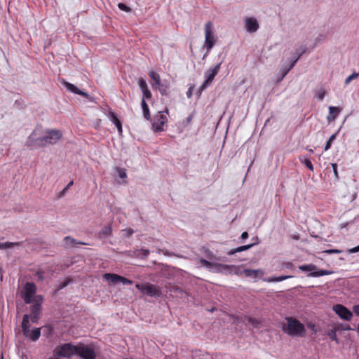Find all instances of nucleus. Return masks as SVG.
Instances as JSON below:
<instances>
[{"label": "nucleus", "mask_w": 359, "mask_h": 359, "mask_svg": "<svg viewBox=\"0 0 359 359\" xmlns=\"http://www.w3.org/2000/svg\"><path fill=\"white\" fill-rule=\"evenodd\" d=\"M62 137V133L57 129L46 130L43 135L41 130L36 129L27 137L26 146L31 149L45 147L56 144Z\"/></svg>", "instance_id": "obj_1"}, {"label": "nucleus", "mask_w": 359, "mask_h": 359, "mask_svg": "<svg viewBox=\"0 0 359 359\" xmlns=\"http://www.w3.org/2000/svg\"><path fill=\"white\" fill-rule=\"evenodd\" d=\"M287 325H284L283 330L285 332L293 337H303L306 333L304 325L296 318H286Z\"/></svg>", "instance_id": "obj_2"}, {"label": "nucleus", "mask_w": 359, "mask_h": 359, "mask_svg": "<svg viewBox=\"0 0 359 359\" xmlns=\"http://www.w3.org/2000/svg\"><path fill=\"white\" fill-rule=\"evenodd\" d=\"M76 353V345L72 343H65L57 346L53 350V356L59 358L71 359Z\"/></svg>", "instance_id": "obj_3"}, {"label": "nucleus", "mask_w": 359, "mask_h": 359, "mask_svg": "<svg viewBox=\"0 0 359 359\" xmlns=\"http://www.w3.org/2000/svg\"><path fill=\"white\" fill-rule=\"evenodd\" d=\"M76 355L81 359H95L97 355L92 346L79 343L76 345Z\"/></svg>", "instance_id": "obj_4"}, {"label": "nucleus", "mask_w": 359, "mask_h": 359, "mask_svg": "<svg viewBox=\"0 0 359 359\" xmlns=\"http://www.w3.org/2000/svg\"><path fill=\"white\" fill-rule=\"evenodd\" d=\"M215 41L216 39L214 34L213 25L212 23L209 21L205 25V45L208 52L212 48Z\"/></svg>", "instance_id": "obj_5"}, {"label": "nucleus", "mask_w": 359, "mask_h": 359, "mask_svg": "<svg viewBox=\"0 0 359 359\" xmlns=\"http://www.w3.org/2000/svg\"><path fill=\"white\" fill-rule=\"evenodd\" d=\"M299 269L302 271H310L311 273L307 276L309 277H320L325 275H330L333 273L332 271L323 269L316 271L317 269V266L313 264L300 265Z\"/></svg>", "instance_id": "obj_6"}, {"label": "nucleus", "mask_w": 359, "mask_h": 359, "mask_svg": "<svg viewBox=\"0 0 359 359\" xmlns=\"http://www.w3.org/2000/svg\"><path fill=\"white\" fill-rule=\"evenodd\" d=\"M221 65L222 62L215 65V67L209 69L205 72L206 79L203 81L202 85L200 86V91L204 90L208 86H209L212 83V81L214 80V78L217 74L220 69Z\"/></svg>", "instance_id": "obj_7"}, {"label": "nucleus", "mask_w": 359, "mask_h": 359, "mask_svg": "<svg viewBox=\"0 0 359 359\" xmlns=\"http://www.w3.org/2000/svg\"><path fill=\"white\" fill-rule=\"evenodd\" d=\"M137 289L141 291L142 293L146 294L151 297H160L161 294V291L158 287L152 284H140L135 285Z\"/></svg>", "instance_id": "obj_8"}, {"label": "nucleus", "mask_w": 359, "mask_h": 359, "mask_svg": "<svg viewBox=\"0 0 359 359\" xmlns=\"http://www.w3.org/2000/svg\"><path fill=\"white\" fill-rule=\"evenodd\" d=\"M42 297L41 295H38L35 297L34 300L32 302L34 304L31 306V313L32 316H29V319L33 323H36L40 316L41 310V301Z\"/></svg>", "instance_id": "obj_9"}, {"label": "nucleus", "mask_w": 359, "mask_h": 359, "mask_svg": "<svg viewBox=\"0 0 359 359\" xmlns=\"http://www.w3.org/2000/svg\"><path fill=\"white\" fill-rule=\"evenodd\" d=\"M25 292L22 294V298L25 304H31L34 299L33 297L35 295L36 292V287L34 283L31 282H27L24 287Z\"/></svg>", "instance_id": "obj_10"}, {"label": "nucleus", "mask_w": 359, "mask_h": 359, "mask_svg": "<svg viewBox=\"0 0 359 359\" xmlns=\"http://www.w3.org/2000/svg\"><path fill=\"white\" fill-rule=\"evenodd\" d=\"M333 311L342 320L349 321L353 317L352 312L342 304H336L333 306Z\"/></svg>", "instance_id": "obj_11"}, {"label": "nucleus", "mask_w": 359, "mask_h": 359, "mask_svg": "<svg viewBox=\"0 0 359 359\" xmlns=\"http://www.w3.org/2000/svg\"><path fill=\"white\" fill-rule=\"evenodd\" d=\"M167 122V117L165 115L159 112L155 118L152 124L153 129L155 132H159L163 130V126Z\"/></svg>", "instance_id": "obj_12"}, {"label": "nucleus", "mask_w": 359, "mask_h": 359, "mask_svg": "<svg viewBox=\"0 0 359 359\" xmlns=\"http://www.w3.org/2000/svg\"><path fill=\"white\" fill-rule=\"evenodd\" d=\"M245 23V29L250 33L255 32L259 29V23L254 18H247Z\"/></svg>", "instance_id": "obj_13"}, {"label": "nucleus", "mask_w": 359, "mask_h": 359, "mask_svg": "<svg viewBox=\"0 0 359 359\" xmlns=\"http://www.w3.org/2000/svg\"><path fill=\"white\" fill-rule=\"evenodd\" d=\"M306 52V48L304 46H300L299 48H297L295 51V56L293 57L288 69H287V71L285 72V74H283V76H285L287 73L291 69L293 68V67L295 65V64L297 63V62L299 60V59L300 58V57Z\"/></svg>", "instance_id": "obj_14"}, {"label": "nucleus", "mask_w": 359, "mask_h": 359, "mask_svg": "<svg viewBox=\"0 0 359 359\" xmlns=\"http://www.w3.org/2000/svg\"><path fill=\"white\" fill-rule=\"evenodd\" d=\"M62 84L67 88V90H69L72 93L84 96L86 97H89V95L88 93L79 90L76 86H75L74 85H73L67 81H63Z\"/></svg>", "instance_id": "obj_15"}, {"label": "nucleus", "mask_w": 359, "mask_h": 359, "mask_svg": "<svg viewBox=\"0 0 359 359\" xmlns=\"http://www.w3.org/2000/svg\"><path fill=\"white\" fill-rule=\"evenodd\" d=\"M245 275V277L256 278L262 277L264 275V271L262 269H243L241 273Z\"/></svg>", "instance_id": "obj_16"}, {"label": "nucleus", "mask_w": 359, "mask_h": 359, "mask_svg": "<svg viewBox=\"0 0 359 359\" xmlns=\"http://www.w3.org/2000/svg\"><path fill=\"white\" fill-rule=\"evenodd\" d=\"M29 316L28 314H25L23 316L22 321V330L23 335L27 338L29 336L31 330L29 329Z\"/></svg>", "instance_id": "obj_17"}, {"label": "nucleus", "mask_w": 359, "mask_h": 359, "mask_svg": "<svg viewBox=\"0 0 359 359\" xmlns=\"http://www.w3.org/2000/svg\"><path fill=\"white\" fill-rule=\"evenodd\" d=\"M112 234V227L111 225H107L102 228L98 235L100 238H106Z\"/></svg>", "instance_id": "obj_18"}, {"label": "nucleus", "mask_w": 359, "mask_h": 359, "mask_svg": "<svg viewBox=\"0 0 359 359\" xmlns=\"http://www.w3.org/2000/svg\"><path fill=\"white\" fill-rule=\"evenodd\" d=\"M200 262L205 267H210V266H219L220 268H222L224 269H229L231 266H229V265H226V264H214V263H212L203 258H201L200 259Z\"/></svg>", "instance_id": "obj_19"}, {"label": "nucleus", "mask_w": 359, "mask_h": 359, "mask_svg": "<svg viewBox=\"0 0 359 359\" xmlns=\"http://www.w3.org/2000/svg\"><path fill=\"white\" fill-rule=\"evenodd\" d=\"M292 277H293V276H277V277L272 276V277H269V278H264V279H263V280L265 282H268V283L280 282V281L291 278Z\"/></svg>", "instance_id": "obj_20"}, {"label": "nucleus", "mask_w": 359, "mask_h": 359, "mask_svg": "<svg viewBox=\"0 0 359 359\" xmlns=\"http://www.w3.org/2000/svg\"><path fill=\"white\" fill-rule=\"evenodd\" d=\"M340 110L338 107H330L329 112L330 114L327 116V119L329 122L333 121L336 118L337 114L339 113Z\"/></svg>", "instance_id": "obj_21"}, {"label": "nucleus", "mask_w": 359, "mask_h": 359, "mask_svg": "<svg viewBox=\"0 0 359 359\" xmlns=\"http://www.w3.org/2000/svg\"><path fill=\"white\" fill-rule=\"evenodd\" d=\"M41 336V328H34L31 330L29 336L27 337L32 341H37Z\"/></svg>", "instance_id": "obj_22"}, {"label": "nucleus", "mask_w": 359, "mask_h": 359, "mask_svg": "<svg viewBox=\"0 0 359 359\" xmlns=\"http://www.w3.org/2000/svg\"><path fill=\"white\" fill-rule=\"evenodd\" d=\"M120 276H121L115 273H105L103 276L105 280L110 281L113 284H116L119 282Z\"/></svg>", "instance_id": "obj_23"}, {"label": "nucleus", "mask_w": 359, "mask_h": 359, "mask_svg": "<svg viewBox=\"0 0 359 359\" xmlns=\"http://www.w3.org/2000/svg\"><path fill=\"white\" fill-rule=\"evenodd\" d=\"M254 245H255L254 243H252V244H249V245H246L240 246L236 249H233V250H230L229 252H228L227 254L229 255H232L236 252H240L242 251L247 250L251 248Z\"/></svg>", "instance_id": "obj_24"}, {"label": "nucleus", "mask_w": 359, "mask_h": 359, "mask_svg": "<svg viewBox=\"0 0 359 359\" xmlns=\"http://www.w3.org/2000/svg\"><path fill=\"white\" fill-rule=\"evenodd\" d=\"M141 105H142V108L144 117L147 120H150L151 116H150L149 109L147 104L146 103V101L144 100V99H142Z\"/></svg>", "instance_id": "obj_25"}, {"label": "nucleus", "mask_w": 359, "mask_h": 359, "mask_svg": "<svg viewBox=\"0 0 359 359\" xmlns=\"http://www.w3.org/2000/svg\"><path fill=\"white\" fill-rule=\"evenodd\" d=\"M65 241L66 242V245H70V246H74L76 244H80V245H86V243H83V242H80V241H77L76 239L70 237V236H66L65 238H64Z\"/></svg>", "instance_id": "obj_26"}, {"label": "nucleus", "mask_w": 359, "mask_h": 359, "mask_svg": "<svg viewBox=\"0 0 359 359\" xmlns=\"http://www.w3.org/2000/svg\"><path fill=\"white\" fill-rule=\"evenodd\" d=\"M149 76L156 86L160 85V83H161V80L158 74L154 71H151L149 73Z\"/></svg>", "instance_id": "obj_27"}, {"label": "nucleus", "mask_w": 359, "mask_h": 359, "mask_svg": "<svg viewBox=\"0 0 359 359\" xmlns=\"http://www.w3.org/2000/svg\"><path fill=\"white\" fill-rule=\"evenodd\" d=\"M158 88L162 95H168L167 90L169 88V83L168 81L161 83L160 85L158 86Z\"/></svg>", "instance_id": "obj_28"}, {"label": "nucleus", "mask_w": 359, "mask_h": 359, "mask_svg": "<svg viewBox=\"0 0 359 359\" xmlns=\"http://www.w3.org/2000/svg\"><path fill=\"white\" fill-rule=\"evenodd\" d=\"M108 117L109 118V120L116 126H118V124L121 123V121H119V119L117 117V114L114 112V111H110L109 112V115H108Z\"/></svg>", "instance_id": "obj_29"}, {"label": "nucleus", "mask_w": 359, "mask_h": 359, "mask_svg": "<svg viewBox=\"0 0 359 359\" xmlns=\"http://www.w3.org/2000/svg\"><path fill=\"white\" fill-rule=\"evenodd\" d=\"M20 243H12V242H6V243H0V250L6 249V248H11L14 246L20 245Z\"/></svg>", "instance_id": "obj_30"}, {"label": "nucleus", "mask_w": 359, "mask_h": 359, "mask_svg": "<svg viewBox=\"0 0 359 359\" xmlns=\"http://www.w3.org/2000/svg\"><path fill=\"white\" fill-rule=\"evenodd\" d=\"M337 133L332 135L330 138L328 139V140L327 141L326 144H325V151H327L332 146V142L335 140L336 137H337Z\"/></svg>", "instance_id": "obj_31"}, {"label": "nucleus", "mask_w": 359, "mask_h": 359, "mask_svg": "<svg viewBox=\"0 0 359 359\" xmlns=\"http://www.w3.org/2000/svg\"><path fill=\"white\" fill-rule=\"evenodd\" d=\"M299 160L302 163H304L306 165V167L309 170H310L311 171H313V166L309 159L306 158L304 157H300Z\"/></svg>", "instance_id": "obj_32"}, {"label": "nucleus", "mask_w": 359, "mask_h": 359, "mask_svg": "<svg viewBox=\"0 0 359 359\" xmlns=\"http://www.w3.org/2000/svg\"><path fill=\"white\" fill-rule=\"evenodd\" d=\"M247 321L249 325H252L255 328H258L259 327L260 322L257 319H255L251 317H248Z\"/></svg>", "instance_id": "obj_33"}, {"label": "nucleus", "mask_w": 359, "mask_h": 359, "mask_svg": "<svg viewBox=\"0 0 359 359\" xmlns=\"http://www.w3.org/2000/svg\"><path fill=\"white\" fill-rule=\"evenodd\" d=\"M129 256L134 257H141V249H137L133 251H128L126 252Z\"/></svg>", "instance_id": "obj_34"}, {"label": "nucleus", "mask_w": 359, "mask_h": 359, "mask_svg": "<svg viewBox=\"0 0 359 359\" xmlns=\"http://www.w3.org/2000/svg\"><path fill=\"white\" fill-rule=\"evenodd\" d=\"M138 85L141 90H144V89L148 88L147 84L143 78H140L138 79Z\"/></svg>", "instance_id": "obj_35"}, {"label": "nucleus", "mask_w": 359, "mask_h": 359, "mask_svg": "<svg viewBox=\"0 0 359 359\" xmlns=\"http://www.w3.org/2000/svg\"><path fill=\"white\" fill-rule=\"evenodd\" d=\"M359 76V73L353 72L348 76L345 80V84H348L352 80L357 79Z\"/></svg>", "instance_id": "obj_36"}, {"label": "nucleus", "mask_w": 359, "mask_h": 359, "mask_svg": "<svg viewBox=\"0 0 359 359\" xmlns=\"http://www.w3.org/2000/svg\"><path fill=\"white\" fill-rule=\"evenodd\" d=\"M142 99H144V100H145L146 99L149 100V99H151V91L147 88V89H144V90H142Z\"/></svg>", "instance_id": "obj_37"}, {"label": "nucleus", "mask_w": 359, "mask_h": 359, "mask_svg": "<svg viewBox=\"0 0 359 359\" xmlns=\"http://www.w3.org/2000/svg\"><path fill=\"white\" fill-rule=\"evenodd\" d=\"M116 170H117V172H118L120 178L125 179L127 177V174H126V171L125 169L117 168Z\"/></svg>", "instance_id": "obj_38"}, {"label": "nucleus", "mask_w": 359, "mask_h": 359, "mask_svg": "<svg viewBox=\"0 0 359 359\" xmlns=\"http://www.w3.org/2000/svg\"><path fill=\"white\" fill-rule=\"evenodd\" d=\"M72 282L71 278H67L65 280L61 282L58 286V290H62L67 287Z\"/></svg>", "instance_id": "obj_39"}, {"label": "nucleus", "mask_w": 359, "mask_h": 359, "mask_svg": "<svg viewBox=\"0 0 359 359\" xmlns=\"http://www.w3.org/2000/svg\"><path fill=\"white\" fill-rule=\"evenodd\" d=\"M119 282L122 283L123 285H132L133 283V281L131 280H129L123 276H120Z\"/></svg>", "instance_id": "obj_40"}, {"label": "nucleus", "mask_w": 359, "mask_h": 359, "mask_svg": "<svg viewBox=\"0 0 359 359\" xmlns=\"http://www.w3.org/2000/svg\"><path fill=\"white\" fill-rule=\"evenodd\" d=\"M325 93H326L325 90L324 89L321 88V89L318 91V94L316 95V97H317V98H318L319 100H320V101H321V100H323V98H324V97H325Z\"/></svg>", "instance_id": "obj_41"}, {"label": "nucleus", "mask_w": 359, "mask_h": 359, "mask_svg": "<svg viewBox=\"0 0 359 359\" xmlns=\"http://www.w3.org/2000/svg\"><path fill=\"white\" fill-rule=\"evenodd\" d=\"M118 7L119 8L120 10H121L123 11H126V12L130 11V8L128 6H126V4H124L123 3H119L118 4Z\"/></svg>", "instance_id": "obj_42"}, {"label": "nucleus", "mask_w": 359, "mask_h": 359, "mask_svg": "<svg viewBox=\"0 0 359 359\" xmlns=\"http://www.w3.org/2000/svg\"><path fill=\"white\" fill-rule=\"evenodd\" d=\"M328 336L329 337L333 340V341H337V334H336V331L334 330H331L329 332H328Z\"/></svg>", "instance_id": "obj_43"}, {"label": "nucleus", "mask_w": 359, "mask_h": 359, "mask_svg": "<svg viewBox=\"0 0 359 359\" xmlns=\"http://www.w3.org/2000/svg\"><path fill=\"white\" fill-rule=\"evenodd\" d=\"M323 252L326 254H339L342 252V250L337 249H330L325 250Z\"/></svg>", "instance_id": "obj_44"}, {"label": "nucleus", "mask_w": 359, "mask_h": 359, "mask_svg": "<svg viewBox=\"0 0 359 359\" xmlns=\"http://www.w3.org/2000/svg\"><path fill=\"white\" fill-rule=\"evenodd\" d=\"M149 255V250L147 249H141V259H145Z\"/></svg>", "instance_id": "obj_45"}, {"label": "nucleus", "mask_w": 359, "mask_h": 359, "mask_svg": "<svg viewBox=\"0 0 359 359\" xmlns=\"http://www.w3.org/2000/svg\"><path fill=\"white\" fill-rule=\"evenodd\" d=\"M43 274H44L43 271H38L36 273L35 276H36V278H37V280H43V278H44V276H43Z\"/></svg>", "instance_id": "obj_46"}, {"label": "nucleus", "mask_w": 359, "mask_h": 359, "mask_svg": "<svg viewBox=\"0 0 359 359\" xmlns=\"http://www.w3.org/2000/svg\"><path fill=\"white\" fill-rule=\"evenodd\" d=\"M332 167L333 172H334L335 177L338 178L339 175H338L337 165V163H332Z\"/></svg>", "instance_id": "obj_47"}, {"label": "nucleus", "mask_w": 359, "mask_h": 359, "mask_svg": "<svg viewBox=\"0 0 359 359\" xmlns=\"http://www.w3.org/2000/svg\"><path fill=\"white\" fill-rule=\"evenodd\" d=\"M293 264L292 262H284L283 264V267L284 268H286V269H292L293 268Z\"/></svg>", "instance_id": "obj_48"}, {"label": "nucleus", "mask_w": 359, "mask_h": 359, "mask_svg": "<svg viewBox=\"0 0 359 359\" xmlns=\"http://www.w3.org/2000/svg\"><path fill=\"white\" fill-rule=\"evenodd\" d=\"M348 252H349V253H356V252H359V245L350 249L348 250Z\"/></svg>", "instance_id": "obj_49"}, {"label": "nucleus", "mask_w": 359, "mask_h": 359, "mask_svg": "<svg viewBox=\"0 0 359 359\" xmlns=\"http://www.w3.org/2000/svg\"><path fill=\"white\" fill-rule=\"evenodd\" d=\"M353 311L355 313V315L359 316V304L354 306L353 308Z\"/></svg>", "instance_id": "obj_50"}, {"label": "nucleus", "mask_w": 359, "mask_h": 359, "mask_svg": "<svg viewBox=\"0 0 359 359\" xmlns=\"http://www.w3.org/2000/svg\"><path fill=\"white\" fill-rule=\"evenodd\" d=\"M123 231H124L125 232H126L127 236H131V235H132V234H133V233H134V231H133V229H124Z\"/></svg>", "instance_id": "obj_51"}, {"label": "nucleus", "mask_w": 359, "mask_h": 359, "mask_svg": "<svg viewBox=\"0 0 359 359\" xmlns=\"http://www.w3.org/2000/svg\"><path fill=\"white\" fill-rule=\"evenodd\" d=\"M241 238L242 239H246V238H248V232L244 231L243 233H242Z\"/></svg>", "instance_id": "obj_52"}, {"label": "nucleus", "mask_w": 359, "mask_h": 359, "mask_svg": "<svg viewBox=\"0 0 359 359\" xmlns=\"http://www.w3.org/2000/svg\"><path fill=\"white\" fill-rule=\"evenodd\" d=\"M117 130L120 134L122 133V124L120 123L118 126H116Z\"/></svg>", "instance_id": "obj_53"}, {"label": "nucleus", "mask_w": 359, "mask_h": 359, "mask_svg": "<svg viewBox=\"0 0 359 359\" xmlns=\"http://www.w3.org/2000/svg\"><path fill=\"white\" fill-rule=\"evenodd\" d=\"M67 190V188H65L62 191H61L59 194H60L59 196L62 197L65 194Z\"/></svg>", "instance_id": "obj_54"}, {"label": "nucleus", "mask_w": 359, "mask_h": 359, "mask_svg": "<svg viewBox=\"0 0 359 359\" xmlns=\"http://www.w3.org/2000/svg\"><path fill=\"white\" fill-rule=\"evenodd\" d=\"M191 94H192V93H191V88H190L189 89L188 92H187V96H188V97H190L191 96Z\"/></svg>", "instance_id": "obj_55"}, {"label": "nucleus", "mask_w": 359, "mask_h": 359, "mask_svg": "<svg viewBox=\"0 0 359 359\" xmlns=\"http://www.w3.org/2000/svg\"><path fill=\"white\" fill-rule=\"evenodd\" d=\"M73 184H74L73 181H71L70 182L68 183V184L67 185V187L65 188H67V189H68L71 186H72Z\"/></svg>", "instance_id": "obj_56"}, {"label": "nucleus", "mask_w": 359, "mask_h": 359, "mask_svg": "<svg viewBox=\"0 0 359 359\" xmlns=\"http://www.w3.org/2000/svg\"><path fill=\"white\" fill-rule=\"evenodd\" d=\"M344 330H351V327H350V326H349L348 325H347L344 328Z\"/></svg>", "instance_id": "obj_57"}, {"label": "nucleus", "mask_w": 359, "mask_h": 359, "mask_svg": "<svg viewBox=\"0 0 359 359\" xmlns=\"http://www.w3.org/2000/svg\"><path fill=\"white\" fill-rule=\"evenodd\" d=\"M47 359H62V358H57L56 356H54V357H50V358H48Z\"/></svg>", "instance_id": "obj_58"}, {"label": "nucleus", "mask_w": 359, "mask_h": 359, "mask_svg": "<svg viewBox=\"0 0 359 359\" xmlns=\"http://www.w3.org/2000/svg\"><path fill=\"white\" fill-rule=\"evenodd\" d=\"M163 112L166 113V114H168V109H165Z\"/></svg>", "instance_id": "obj_59"}]
</instances>
